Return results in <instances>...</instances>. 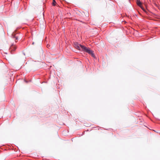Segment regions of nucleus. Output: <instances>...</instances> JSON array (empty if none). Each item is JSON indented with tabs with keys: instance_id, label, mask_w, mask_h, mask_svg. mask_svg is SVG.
<instances>
[{
	"instance_id": "obj_6",
	"label": "nucleus",
	"mask_w": 160,
	"mask_h": 160,
	"mask_svg": "<svg viewBox=\"0 0 160 160\" xmlns=\"http://www.w3.org/2000/svg\"><path fill=\"white\" fill-rule=\"evenodd\" d=\"M129 1H130V0H129Z\"/></svg>"
},
{
	"instance_id": "obj_2",
	"label": "nucleus",
	"mask_w": 160,
	"mask_h": 160,
	"mask_svg": "<svg viewBox=\"0 0 160 160\" xmlns=\"http://www.w3.org/2000/svg\"><path fill=\"white\" fill-rule=\"evenodd\" d=\"M74 46L75 48L77 49H78L79 50H80V48H81V46H83L82 45H81L80 44H79L77 42H75L74 44Z\"/></svg>"
},
{
	"instance_id": "obj_3",
	"label": "nucleus",
	"mask_w": 160,
	"mask_h": 160,
	"mask_svg": "<svg viewBox=\"0 0 160 160\" xmlns=\"http://www.w3.org/2000/svg\"><path fill=\"white\" fill-rule=\"evenodd\" d=\"M137 4L138 6L141 8L142 10L143 11L145 10L144 8L142 6V3L141 2L140 0L137 1Z\"/></svg>"
},
{
	"instance_id": "obj_5",
	"label": "nucleus",
	"mask_w": 160,
	"mask_h": 160,
	"mask_svg": "<svg viewBox=\"0 0 160 160\" xmlns=\"http://www.w3.org/2000/svg\"><path fill=\"white\" fill-rule=\"evenodd\" d=\"M15 38H16V40L18 39V37H15Z\"/></svg>"
},
{
	"instance_id": "obj_1",
	"label": "nucleus",
	"mask_w": 160,
	"mask_h": 160,
	"mask_svg": "<svg viewBox=\"0 0 160 160\" xmlns=\"http://www.w3.org/2000/svg\"><path fill=\"white\" fill-rule=\"evenodd\" d=\"M81 48L83 51L88 53L93 57H95L94 54L92 50H90L84 46H81Z\"/></svg>"
},
{
	"instance_id": "obj_4",
	"label": "nucleus",
	"mask_w": 160,
	"mask_h": 160,
	"mask_svg": "<svg viewBox=\"0 0 160 160\" xmlns=\"http://www.w3.org/2000/svg\"><path fill=\"white\" fill-rule=\"evenodd\" d=\"M56 2L55 0H53V2H52V5L55 6L56 5Z\"/></svg>"
}]
</instances>
